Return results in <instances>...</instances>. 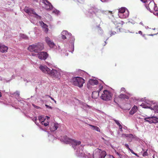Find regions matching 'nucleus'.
I'll return each mask as SVG.
<instances>
[{"label": "nucleus", "mask_w": 158, "mask_h": 158, "mask_svg": "<svg viewBox=\"0 0 158 158\" xmlns=\"http://www.w3.org/2000/svg\"><path fill=\"white\" fill-rule=\"evenodd\" d=\"M60 141L63 142L66 144H71L75 150L77 149V153L80 157L84 156V152L83 151V146L81 145H80L81 142L79 141H77L69 138L66 136H64L60 139Z\"/></svg>", "instance_id": "nucleus-1"}, {"label": "nucleus", "mask_w": 158, "mask_h": 158, "mask_svg": "<svg viewBox=\"0 0 158 158\" xmlns=\"http://www.w3.org/2000/svg\"><path fill=\"white\" fill-rule=\"evenodd\" d=\"M44 48V45L42 43H38L35 44L30 45L28 49L31 52L39 53Z\"/></svg>", "instance_id": "nucleus-2"}, {"label": "nucleus", "mask_w": 158, "mask_h": 158, "mask_svg": "<svg viewBox=\"0 0 158 158\" xmlns=\"http://www.w3.org/2000/svg\"><path fill=\"white\" fill-rule=\"evenodd\" d=\"M89 12L92 14H94L96 16H98L100 15L101 13L106 14L109 12L99 9L95 6L93 5L90 7L89 9Z\"/></svg>", "instance_id": "nucleus-3"}, {"label": "nucleus", "mask_w": 158, "mask_h": 158, "mask_svg": "<svg viewBox=\"0 0 158 158\" xmlns=\"http://www.w3.org/2000/svg\"><path fill=\"white\" fill-rule=\"evenodd\" d=\"M72 81L74 85L79 87H82L85 82V80L82 78L79 77L73 78Z\"/></svg>", "instance_id": "nucleus-4"}, {"label": "nucleus", "mask_w": 158, "mask_h": 158, "mask_svg": "<svg viewBox=\"0 0 158 158\" xmlns=\"http://www.w3.org/2000/svg\"><path fill=\"white\" fill-rule=\"evenodd\" d=\"M126 8L122 7L118 10V15L120 18H126L129 15V12L128 10L126 11Z\"/></svg>", "instance_id": "nucleus-5"}, {"label": "nucleus", "mask_w": 158, "mask_h": 158, "mask_svg": "<svg viewBox=\"0 0 158 158\" xmlns=\"http://www.w3.org/2000/svg\"><path fill=\"white\" fill-rule=\"evenodd\" d=\"M112 94L109 91L105 90L103 92V93L101 97V98L105 101H110L112 99Z\"/></svg>", "instance_id": "nucleus-6"}, {"label": "nucleus", "mask_w": 158, "mask_h": 158, "mask_svg": "<svg viewBox=\"0 0 158 158\" xmlns=\"http://www.w3.org/2000/svg\"><path fill=\"white\" fill-rule=\"evenodd\" d=\"M145 6L146 8L150 11L153 10H157L156 5L153 1H150L148 4H145Z\"/></svg>", "instance_id": "nucleus-7"}, {"label": "nucleus", "mask_w": 158, "mask_h": 158, "mask_svg": "<svg viewBox=\"0 0 158 158\" xmlns=\"http://www.w3.org/2000/svg\"><path fill=\"white\" fill-rule=\"evenodd\" d=\"M48 74L53 78H58V79H59L60 75V74L59 72L53 69L52 70L50 69V71L49 72Z\"/></svg>", "instance_id": "nucleus-8"}, {"label": "nucleus", "mask_w": 158, "mask_h": 158, "mask_svg": "<svg viewBox=\"0 0 158 158\" xmlns=\"http://www.w3.org/2000/svg\"><path fill=\"white\" fill-rule=\"evenodd\" d=\"M42 2L45 5V8L47 10H51L53 7L52 4L47 0H42Z\"/></svg>", "instance_id": "nucleus-9"}, {"label": "nucleus", "mask_w": 158, "mask_h": 158, "mask_svg": "<svg viewBox=\"0 0 158 158\" xmlns=\"http://www.w3.org/2000/svg\"><path fill=\"white\" fill-rule=\"evenodd\" d=\"M38 57L41 59L45 60L48 57V54L46 52H42L38 53Z\"/></svg>", "instance_id": "nucleus-10"}, {"label": "nucleus", "mask_w": 158, "mask_h": 158, "mask_svg": "<svg viewBox=\"0 0 158 158\" xmlns=\"http://www.w3.org/2000/svg\"><path fill=\"white\" fill-rule=\"evenodd\" d=\"M145 120L147 121L148 122L150 123H158V118L154 116L149 117L145 118Z\"/></svg>", "instance_id": "nucleus-11"}, {"label": "nucleus", "mask_w": 158, "mask_h": 158, "mask_svg": "<svg viewBox=\"0 0 158 158\" xmlns=\"http://www.w3.org/2000/svg\"><path fill=\"white\" fill-rule=\"evenodd\" d=\"M39 68L40 70L45 73L48 74L49 72L50 71V69L45 65H41L39 67Z\"/></svg>", "instance_id": "nucleus-12"}, {"label": "nucleus", "mask_w": 158, "mask_h": 158, "mask_svg": "<svg viewBox=\"0 0 158 158\" xmlns=\"http://www.w3.org/2000/svg\"><path fill=\"white\" fill-rule=\"evenodd\" d=\"M46 41L47 44L51 48H53L55 46L54 43L51 41L50 38L49 37H46L45 39Z\"/></svg>", "instance_id": "nucleus-13"}, {"label": "nucleus", "mask_w": 158, "mask_h": 158, "mask_svg": "<svg viewBox=\"0 0 158 158\" xmlns=\"http://www.w3.org/2000/svg\"><path fill=\"white\" fill-rule=\"evenodd\" d=\"M58 124L55 123H53L50 127V130L52 132L56 130L58 127Z\"/></svg>", "instance_id": "nucleus-14"}, {"label": "nucleus", "mask_w": 158, "mask_h": 158, "mask_svg": "<svg viewBox=\"0 0 158 158\" xmlns=\"http://www.w3.org/2000/svg\"><path fill=\"white\" fill-rule=\"evenodd\" d=\"M8 49L7 47L3 45H0V51L2 52H7Z\"/></svg>", "instance_id": "nucleus-15"}, {"label": "nucleus", "mask_w": 158, "mask_h": 158, "mask_svg": "<svg viewBox=\"0 0 158 158\" xmlns=\"http://www.w3.org/2000/svg\"><path fill=\"white\" fill-rule=\"evenodd\" d=\"M99 91H94L92 93V97L93 98H97L99 96Z\"/></svg>", "instance_id": "nucleus-16"}, {"label": "nucleus", "mask_w": 158, "mask_h": 158, "mask_svg": "<svg viewBox=\"0 0 158 158\" xmlns=\"http://www.w3.org/2000/svg\"><path fill=\"white\" fill-rule=\"evenodd\" d=\"M98 81L97 80H94L93 79H90L88 82V84H89L90 85H97L98 84Z\"/></svg>", "instance_id": "nucleus-17"}, {"label": "nucleus", "mask_w": 158, "mask_h": 158, "mask_svg": "<svg viewBox=\"0 0 158 158\" xmlns=\"http://www.w3.org/2000/svg\"><path fill=\"white\" fill-rule=\"evenodd\" d=\"M98 151H99V152L100 153L99 157L100 158H105V157L106 156V153L105 151H101V150L98 149Z\"/></svg>", "instance_id": "nucleus-18"}, {"label": "nucleus", "mask_w": 158, "mask_h": 158, "mask_svg": "<svg viewBox=\"0 0 158 158\" xmlns=\"http://www.w3.org/2000/svg\"><path fill=\"white\" fill-rule=\"evenodd\" d=\"M137 109V107L135 106H134L131 109V110L129 112V114H130L132 115L134 114L135 112L136 111Z\"/></svg>", "instance_id": "nucleus-19"}, {"label": "nucleus", "mask_w": 158, "mask_h": 158, "mask_svg": "<svg viewBox=\"0 0 158 158\" xmlns=\"http://www.w3.org/2000/svg\"><path fill=\"white\" fill-rule=\"evenodd\" d=\"M118 97L121 99H128L129 97L125 94H121Z\"/></svg>", "instance_id": "nucleus-20"}, {"label": "nucleus", "mask_w": 158, "mask_h": 158, "mask_svg": "<svg viewBox=\"0 0 158 158\" xmlns=\"http://www.w3.org/2000/svg\"><path fill=\"white\" fill-rule=\"evenodd\" d=\"M31 12V14L32 13L34 15L35 17L37 19H40V17L36 13L34 9H32Z\"/></svg>", "instance_id": "nucleus-21"}, {"label": "nucleus", "mask_w": 158, "mask_h": 158, "mask_svg": "<svg viewBox=\"0 0 158 158\" xmlns=\"http://www.w3.org/2000/svg\"><path fill=\"white\" fill-rule=\"evenodd\" d=\"M38 119L40 122H41L42 124H43V123L44 122L45 118H44V116H40L38 117Z\"/></svg>", "instance_id": "nucleus-22"}, {"label": "nucleus", "mask_w": 158, "mask_h": 158, "mask_svg": "<svg viewBox=\"0 0 158 158\" xmlns=\"http://www.w3.org/2000/svg\"><path fill=\"white\" fill-rule=\"evenodd\" d=\"M11 94L13 96L12 97H18L19 96V92L18 91H16L15 92Z\"/></svg>", "instance_id": "nucleus-23"}, {"label": "nucleus", "mask_w": 158, "mask_h": 158, "mask_svg": "<svg viewBox=\"0 0 158 158\" xmlns=\"http://www.w3.org/2000/svg\"><path fill=\"white\" fill-rule=\"evenodd\" d=\"M90 126L91 127V128L92 129L94 130L98 131H100V129L98 127L92 125H90Z\"/></svg>", "instance_id": "nucleus-24"}, {"label": "nucleus", "mask_w": 158, "mask_h": 158, "mask_svg": "<svg viewBox=\"0 0 158 158\" xmlns=\"http://www.w3.org/2000/svg\"><path fill=\"white\" fill-rule=\"evenodd\" d=\"M115 152L116 154L119 156L120 158H124V155L121 154V153L117 152L115 151Z\"/></svg>", "instance_id": "nucleus-25"}, {"label": "nucleus", "mask_w": 158, "mask_h": 158, "mask_svg": "<svg viewBox=\"0 0 158 158\" xmlns=\"http://www.w3.org/2000/svg\"><path fill=\"white\" fill-rule=\"evenodd\" d=\"M32 9L28 8L26 7L24 9V10L26 12L28 13V14H31V10Z\"/></svg>", "instance_id": "nucleus-26"}, {"label": "nucleus", "mask_w": 158, "mask_h": 158, "mask_svg": "<svg viewBox=\"0 0 158 158\" xmlns=\"http://www.w3.org/2000/svg\"><path fill=\"white\" fill-rule=\"evenodd\" d=\"M68 33V32L67 31L64 30L62 31V32L61 33V35H67V34Z\"/></svg>", "instance_id": "nucleus-27"}, {"label": "nucleus", "mask_w": 158, "mask_h": 158, "mask_svg": "<svg viewBox=\"0 0 158 158\" xmlns=\"http://www.w3.org/2000/svg\"><path fill=\"white\" fill-rule=\"evenodd\" d=\"M40 24H41L42 27L43 28H47L48 27V26L46 25V24L44 23L43 22H40Z\"/></svg>", "instance_id": "nucleus-28"}, {"label": "nucleus", "mask_w": 158, "mask_h": 158, "mask_svg": "<svg viewBox=\"0 0 158 158\" xmlns=\"http://www.w3.org/2000/svg\"><path fill=\"white\" fill-rule=\"evenodd\" d=\"M21 37L22 38L24 39H28L27 36L26 35L24 34H21Z\"/></svg>", "instance_id": "nucleus-29"}, {"label": "nucleus", "mask_w": 158, "mask_h": 158, "mask_svg": "<svg viewBox=\"0 0 158 158\" xmlns=\"http://www.w3.org/2000/svg\"><path fill=\"white\" fill-rule=\"evenodd\" d=\"M53 12L57 15H59L60 13V11L59 10H57L56 9L53 10Z\"/></svg>", "instance_id": "nucleus-30"}, {"label": "nucleus", "mask_w": 158, "mask_h": 158, "mask_svg": "<svg viewBox=\"0 0 158 158\" xmlns=\"http://www.w3.org/2000/svg\"><path fill=\"white\" fill-rule=\"evenodd\" d=\"M71 39L72 40V43L73 44V51L74 50V41L75 40V39L72 36L71 37Z\"/></svg>", "instance_id": "nucleus-31"}, {"label": "nucleus", "mask_w": 158, "mask_h": 158, "mask_svg": "<svg viewBox=\"0 0 158 158\" xmlns=\"http://www.w3.org/2000/svg\"><path fill=\"white\" fill-rule=\"evenodd\" d=\"M114 122H115V123H116V124L118 125L119 126L120 125H121L120 124V123L119 121L118 120H117L116 119H114Z\"/></svg>", "instance_id": "nucleus-32"}, {"label": "nucleus", "mask_w": 158, "mask_h": 158, "mask_svg": "<svg viewBox=\"0 0 158 158\" xmlns=\"http://www.w3.org/2000/svg\"><path fill=\"white\" fill-rule=\"evenodd\" d=\"M37 120V118L36 117H35L33 119H32V120L33 121L35 122V123L38 125V123H37V122H36V120Z\"/></svg>", "instance_id": "nucleus-33"}, {"label": "nucleus", "mask_w": 158, "mask_h": 158, "mask_svg": "<svg viewBox=\"0 0 158 158\" xmlns=\"http://www.w3.org/2000/svg\"><path fill=\"white\" fill-rule=\"evenodd\" d=\"M140 1L143 3H145V4H147L146 3H148L149 1H148V0H140Z\"/></svg>", "instance_id": "nucleus-34"}, {"label": "nucleus", "mask_w": 158, "mask_h": 158, "mask_svg": "<svg viewBox=\"0 0 158 158\" xmlns=\"http://www.w3.org/2000/svg\"><path fill=\"white\" fill-rule=\"evenodd\" d=\"M130 151L131 152V153H132L133 154H134L137 156H138V155L137 154V153H135L132 149H130Z\"/></svg>", "instance_id": "nucleus-35"}, {"label": "nucleus", "mask_w": 158, "mask_h": 158, "mask_svg": "<svg viewBox=\"0 0 158 158\" xmlns=\"http://www.w3.org/2000/svg\"><path fill=\"white\" fill-rule=\"evenodd\" d=\"M148 150H147L146 151L144 152L143 155V156H147L148 155V153L147 152V151Z\"/></svg>", "instance_id": "nucleus-36"}, {"label": "nucleus", "mask_w": 158, "mask_h": 158, "mask_svg": "<svg viewBox=\"0 0 158 158\" xmlns=\"http://www.w3.org/2000/svg\"><path fill=\"white\" fill-rule=\"evenodd\" d=\"M131 135V134H122V136H123V137L125 136V137H129V135Z\"/></svg>", "instance_id": "nucleus-37"}, {"label": "nucleus", "mask_w": 158, "mask_h": 158, "mask_svg": "<svg viewBox=\"0 0 158 158\" xmlns=\"http://www.w3.org/2000/svg\"><path fill=\"white\" fill-rule=\"evenodd\" d=\"M140 106H142V107L144 108H147V106H146L145 104L143 103H142V104H141V105H140Z\"/></svg>", "instance_id": "nucleus-38"}, {"label": "nucleus", "mask_w": 158, "mask_h": 158, "mask_svg": "<svg viewBox=\"0 0 158 158\" xmlns=\"http://www.w3.org/2000/svg\"><path fill=\"white\" fill-rule=\"evenodd\" d=\"M110 36H111L112 35H114L116 33V32H115L114 31L113 32L112 31H110Z\"/></svg>", "instance_id": "nucleus-39"}, {"label": "nucleus", "mask_w": 158, "mask_h": 158, "mask_svg": "<svg viewBox=\"0 0 158 158\" xmlns=\"http://www.w3.org/2000/svg\"><path fill=\"white\" fill-rule=\"evenodd\" d=\"M43 125H44L45 126H48L49 124V123L48 122H47V123H44H44H43Z\"/></svg>", "instance_id": "nucleus-40"}, {"label": "nucleus", "mask_w": 158, "mask_h": 158, "mask_svg": "<svg viewBox=\"0 0 158 158\" xmlns=\"http://www.w3.org/2000/svg\"><path fill=\"white\" fill-rule=\"evenodd\" d=\"M44 31L46 32L47 33L48 31V27L47 28H43Z\"/></svg>", "instance_id": "nucleus-41"}, {"label": "nucleus", "mask_w": 158, "mask_h": 158, "mask_svg": "<svg viewBox=\"0 0 158 158\" xmlns=\"http://www.w3.org/2000/svg\"><path fill=\"white\" fill-rule=\"evenodd\" d=\"M38 53L35 54V53H32L31 55L33 56H36L38 57V55H37Z\"/></svg>", "instance_id": "nucleus-42"}, {"label": "nucleus", "mask_w": 158, "mask_h": 158, "mask_svg": "<svg viewBox=\"0 0 158 158\" xmlns=\"http://www.w3.org/2000/svg\"><path fill=\"white\" fill-rule=\"evenodd\" d=\"M46 107L47 108H49V109H52V107L51 106H50L47 104H46L45 105Z\"/></svg>", "instance_id": "nucleus-43"}, {"label": "nucleus", "mask_w": 158, "mask_h": 158, "mask_svg": "<svg viewBox=\"0 0 158 158\" xmlns=\"http://www.w3.org/2000/svg\"><path fill=\"white\" fill-rule=\"evenodd\" d=\"M61 37L62 38L63 40H65L66 39V37L65 35H61Z\"/></svg>", "instance_id": "nucleus-44"}, {"label": "nucleus", "mask_w": 158, "mask_h": 158, "mask_svg": "<svg viewBox=\"0 0 158 158\" xmlns=\"http://www.w3.org/2000/svg\"><path fill=\"white\" fill-rule=\"evenodd\" d=\"M72 35V34L71 33H68L67 34V37H71Z\"/></svg>", "instance_id": "nucleus-45"}, {"label": "nucleus", "mask_w": 158, "mask_h": 158, "mask_svg": "<svg viewBox=\"0 0 158 158\" xmlns=\"http://www.w3.org/2000/svg\"><path fill=\"white\" fill-rule=\"evenodd\" d=\"M125 146L129 150H130V149L129 148V146L127 144H125Z\"/></svg>", "instance_id": "nucleus-46"}, {"label": "nucleus", "mask_w": 158, "mask_h": 158, "mask_svg": "<svg viewBox=\"0 0 158 158\" xmlns=\"http://www.w3.org/2000/svg\"><path fill=\"white\" fill-rule=\"evenodd\" d=\"M119 127V129L120 130V131L122 132L123 131L122 126L121 125H120Z\"/></svg>", "instance_id": "nucleus-47"}, {"label": "nucleus", "mask_w": 158, "mask_h": 158, "mask_svg": "<svg viewBox=\"0 0 158 158\" xmlns=\"http://www.w3.org/2000/svg\"><path fill=\"white\" fill-rule=\"evenodd\" d=\"M121 90L122 91H124V92H125V88H121Z\"/></svg>", "instance_id": "nucleus-48"}, {"label": "nucleus", "mask_w": 158, "mask_h": 158, "mask_svg": "<svg viewBox=\"0 0 158 158\" xmlns=\"http://www.w3.org/2000/svg\"><path fill=\"white\" fill-rule=\"evenodd\" d=\"M101 2H107L108 0H100Z\"/></svg>", "instance_id": "nucleus-49"}, {"label": "nucleus", "mask_w": 158, "mask_h": 158, "mask_svg": "<svg viewBox=\"0 0 158 158\" xmlns=\"http://www.w3.org/2000/svg\"><path fill=\"white\" fill-rule=\"evenodd\" d=\"M102 88H103V86H102L100 87V88L99 89V92H100V91H101L102 90Z\"/></svg>", "instance_id": "nucleus-50"}, {"label": "nucleus", "mask_w": 158, "mask_h": 158, "mask_svg": "<svg viewBox=\"0 0 158 158\" xmlns=\"http://www.w3.org/2000/svg\"><path fill=\"white\" fill-rule=\"evenodd\" d=\"M50 97V98L52 100H53L55 102H56V101L53 98L51 97Z\"/></svg>", "instance_id": "nucleus-51"}, {"label": "nucleus", "mask_w": 158, "mask_h": 158, "mask_svg": "<svg viewBox=\"0 0 158 158\" xmlns=\"http://www.w3.org/2000/svg\"><path fill=\"white\" fill-rule=\"evenodd\" d=\"M110 158H115L113 156H110Z\"/></svg>", "instance_id": "nucleus-52"}, {"label": "nucleus", "mask_w": 158, "mask_h": 158, "mask_svg": "<svg viewBox=\"0 0 158 158\" xmlns=\"http://www.w3.org/2000/svg\"><path fill=\"white\" fill-rule=\"evenodd\" d=\"M45 118L48 120L49 118V117L48 116H46Z\"/></svg>", "instance_id": "nucleus-53"}, {"label": "nucleus", "mask_w": 158, "mask_h": 158, "mask_svg": "<svg viewBox=\"0 0 158 158\" xmlns=\"http://www.w3.org/2000/svg\"><path fill=\"white\" fill-rule=\"evenodd\" d=\"M142 32L141 31H139V34H140L141 35H142Z\"/></svg>", "instance_id": "nucleus-54"}, {"label": "nucleus", "mask_w": 158, "mask_h": 158, "mask_svg": "<svg viewBox=\"0 0 158 158\" xmlns=\"http://www.w3.org/2000/svg\"><path fill=\"white\" fill-rule=\"evenodd\" d=\"M86 106L87 107H89V108H90V106L89 105H87V104H86Z\"/></svg>", "instance_id": "nucleus-55"}, {"label": "nucleus", "mask_w": 158, "mask_h": 158, "mask_svg": "<svg viewBox=\"0 0 158 158\" xmlns=\"http://www.w3.org/2000/svg\"><path fill=\"white\" fill-rule=\"evenodd\" d=\"M135 122L137 123V120L136 119V118H135Z\"/></svg>", "instance_id": "nucleus-56"}, {"label": "nucleus", "mask_w": 158, "mask_h": 158, "mask_svg": "<svg viewBox=\"0 0 158 158\" xmlns=\"http://www.w3.org/2000/svg\"><path fill=\"white\" fill-rule=\"evenodd\" d=\"M135 126H136V128H138V127H137V124H136V123H135Z\"/></svg>", "instance_id": "nucleus-57"}, {"label": "nucleus", "mask_w": 158, "mask_h": 158, "mask_svg": "<svg viewBox=\"0 0 158 158\" xmlns=\"http://www.w3.org/2000/svg\"><path fill=\"white\" fill-rule=\"evenodd\" d=\"M26 80H27L26 79H24V81H26Z\"/></svg>", "instance_id": "nucleus-58"}, {"label": "nucleus", "mask_w": 158, "mask_h": 158, "mask_svg": "<svg viewBox=\"0 0 158 158\" xmlns=\"http://www.w3.org/2000/svg\"><path fill=\"white\" fill-rule=\"evenodd\" d=\"M74 1H77V2H78V0H73Z\"/></svg>", "instance_id": "nucleus-59"}, {"label": "nucleus", "mask_w": 158, "mask_h": 158, "mask_svg": "<svg viewBox=\"0 0 158 158\" xmlns=\"http://www.w3.org/2000/svg\"><path fill=\"white\" fill-rule=\"evenodd\" d=\"M26 82H28V81L27 80H26Z\"/></svg>", "instance_id": "nucleus-60"}, {"label": "nucleus", "mask_w": 158, "mask_h": 158, "mask_svg": "<svg viewBox=\"0 0 158 158\" xmlns=\"http://www.w3.org/2000/svg\"><path fill=\"white\" fill-rule=\"evenodd\" d=\"M105 43L106 44L107 43L106 42V41H105Z\"/></svg>", "instance_id": "nucleus-61"}, {"label": "nucleus", "mask_w": 158, "mask_h": 158, "mask_svg": "<svg viewBox=\"0 0 158 158\" xmlns=\"http://www.w3.org/2000/svg\"><path fill=\"white\" fill-rule=\"evenodd\" d=\"M157 112H158V110H157Z\"/></svg>", "instance_id": "nucleus-62"}, {"label": "nucleus", "mask_w": 158, "mask_h": 158, "mask_svg": "<svg viewBox=\"0 0 158 158\" xmlns=\"http://www.w3.org/2000/svg\"><path fill=\"white\" fill-rule=\"evenodd\" d=\"M108 39V38H107V39H106V40H107Z\"/></svg>", "instance_id": "nucleus-63"}, {"label": "nucleus", "mask_w": 158, "mask_h": 158, "mask_svg": "<svg viewBox=\"0 0 158 158\" xmlns=\"http://www.w3.org/2000/svg\"><path fill=\"white\" fill-rule=\"evenodd\" d=\"M142 23H140V24H142Z\"/></svg>", "instance_id": "nucleus-64"}]
</instances>
